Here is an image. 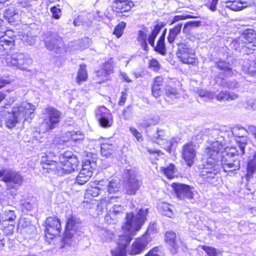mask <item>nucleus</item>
Segmentation results:
<instances>
[{"label":"nucleus","mask_w":256,"mask_h":256,"mask_svg":"<svg viewBox=\"0 0 256 256\" xmlns=\"http://www.w3.org/2000/svg\"><path fill=\"white\" fill-rule=\"evenodd\" d=\"M218 130H212L209 136V146L205 149L204 155L207 160L202 166L200 176L205 181L216 185L220 166L225 172L236 170L240 168V150L236 148H226L221 154L224 146V137Z\"/></svg>","instance_id":"1"},{"label":"nucleus","mask_w":256,"mask_h":256,"mask_svg":"<svg viewBox=\"0 0 256 256\" xmlns=\"http://www.w3.org/2000/svg\"><path fill=\"white\" fill-rule=\"evenodd\" d=\"M148 211V208H140L136 214H126V222L122 226L123 234L119 236L118 246L112 251L114 256H126V248L146 221Z\"/></svg>","instance_id":"2"},{"label":"nucleus","mask_w":256,"mask_h":256,"mask_svg":"<svg viewBox=\"0 0 256 256\" xmlns=\"http://www.w3.org/2000/svg\"><path fill=\"white\" fill-rule=\"evenodd\" d=\"M42 156L41 162L44 164L42 168L48 172H57L58 175L70 174L78 167L79 162L77 157L71 151H66L59 156L58 164L56 160H45Z\"/></svg>","instance_id":"3"},{"label":"nucleus","mask_w":256,"mask_h":256,"mask_svg":"<svg viewBox=\"0 0 256 256\" xmlns=\"http://www.w3.org/2000/svg\"><path fill=\"white\" fill-rule=\"evenodd\" d=\"M34 110V106L23 102L18 106L13 108L12 112H4L6 126L12 128L22 120L32 118Z\"/></svg>","instance_id":"4"},{"label":"nucleus","mask_w":256,"mask_h":256,"mask_svg":"<svg viewBox=\"0 0 256 256\" xmlns=\"http://www.w3.org/2000/svg\"><path fill=\"white\" fill-rule=\"evenodd\" d=\"M80 228V219L76 216H72L68 219L64 236L62 241V248L69 250L75 247L78 242V236L81 233V232L78 230Z\"/></svg>","instance_id":"5"},{"label":"nucleus","mask_w":256,"mask_h":256,"mask_svg":"<svg viewBox=\"0 0 256 256\" xmlns=\"http://www.w3.org/2000/svg\"><path fill=\"white\" fill-rule=\"evenodd\" d=\"M43 38L45 46L48 50L56 54H62L66 51L62 38L56 32H46L44 33Z\"/></svg>","instance_id":"6"},{"label":"nucleus","mask_w":256,"mask_h":256,"mask_svg":"<svg viewBox=\"0 0 256 256\" xmlns=\"http://www.w3.org/2000/svg\"><path fill=\"white\" fill-rule=\"evenodd\" d=\"M62 113L54 107L50 106L43 111L42 124L45 126L44 130L54 129L60 122Z\"/></svg>","instance_id":"7"},{"label":"nucleus","mask_w":256,"mask_h":256,"mask_svg":"<svg viewBox=\"0 0 256 256\" xmlns=\"http://www.w3.org/2000/svg\"><path fill=\"white\" fill-rule=\"evenodd\" d=\"M0 180L7 184L8 188L16 189L22 184V178L15 171L4 169L0 170Z\"/></svg>","instance_id":"8"},{"label":"nucleus","mask_w":256,"mask_h":256,"mask_svg":"<svg viewBox=\"0 0 256 256\" xmlns=\"http://www.w3.org/2000/svg\"><path fill=\"white\" fill-rule=\"evenodd\" d=\"M6 62L8 66H16L21 70H26L27 66L32 62V59L23 53H14L6 55Z\"/></svg>","instance_id":"9"},{"label":"nucleus","mask_w":256,"mask_h":256,"mask_svg":"<svg viewBox=\"0 0 256 256\" xmlns=\"http://www.w3.org/2000/svg\"><path fill=\"white\" fill-rule=\"evenodd\" d=\"M154 232V225L149 226L147 231L141 238L136 240L132 244L130 254L136 255L140 254L146 247L152 238L150 234Z\"/></svg>","instance_id":"10"},{"label":"nucleus","mask_w":256,"mask_h":256,"mask_svg":"<svg viewBox=\"0 0 256 256\" xmlns=\"http://www.w3.org/2000/svg\"><path fill=\"white\" fill-rule=\"evenodd\" d=\"M232 135L236 137V141L238 144V148L240 150V154H244L245 152L246 146L248 144V130L243 126L236 125L230 128Z\"/></svg>","instance_id":"11"},{"label":"nucleus","mask_w":256,"mask_h":256,"mask_svg":"<svg viewBox=\"0 0 256 256\" xmlns=\"http://www.w3.org/2000/svg\"><path fill=\"white\" fill-rule=\"evenodd\" d=\"M96 168V162L86 160L82 164V169L76 177L74 184L83 185L88 182L93 174Z\"/></svg>","instance_id":"12"},{"label":"nucleus","mask_w":256,"mask_h":256,"mask_svg":"<svg viewBox=\"0 0 256 256\" xmlns=\"http://www.w3.org/2000/svg\"><path fill=\"white\" fill-rule=\"evenodd\" d=\"M256 42V34L252 29H248L245 30L244 33L239 38L237 42L238 46L236 48L238 50H243L246 51L245 48H248L252 49L251 46H254Z\"/></svg>","instance_id":"13"},{"label":"nucleus","mask_w":256,"mask_h":256,"mask_svg":"<svg viewBox=\"0 0 256 256\" xmlns=\"http://www.w3.org/2000/svg\"><path fill=\"white\" fill-rule=\"evenodd\" d=\"M176 56L184 64H192L195 62V54L194 50L184 43L178 44Z\"/></svg>","instance_id":"14"},{"label":"nucleus","mask_w":256,"mask_h":256,"mask_svg":"<svg viewBox=\"0 0 256 256\" xmlns=\"http://www.w3.org/2000/svg\"><path fill=\"white\" fill-rule=\"evenodd\" d=\"M125 174L126 176L124 183L126 192L130 195L135 194L141 186V182L136 178L134 170H126Z\"/></svg>","instance_id":"15"},{"label":"nucleus","mask_w":256,"mask_h":256,"mask_svg":"<svg viewBox=\"0 0 256 256\" xmlns=\"http://www.w3.org/2000/svg\"><path fill=\"white\" fill-rule=\"evenodd\" d=\"M61 230L60 220L56 217L50 216L46 220L45 236L46 238L52 239L59 234Z\"/></svg>","instance_id":"16"},{"label":"nucleus","mask_w":256,"mask_h":256,"mask_svg":"<svg viewBox=\"0 0 256 256\" xmlns=\"http://www.w3.org/2000/svg\"><path fill=\"white\" fill-rule=\"evenodd\" d=\"M172 188H174L177 197L182 200H190L194 202V192L188 185L180 184L173 183Z\"/></svg>","instance_id":"17"},{"label":"nucleus","mask_w":256,"mask_h":256,"mask_svg":"<svg viewBox=\"0 0 256 256\" xmlns=\"http://www.w3.org/2000/svg\"><path fill=\"white\" fill-rule=\"evenodd\" d=\"M165 240L168 244L170 252L173 254H176L180 248H182L183 250L186 248L181 240L176 238V233L172 231H168L166 232Z\"/></svg>","instance_id":"18"},{"label":"nucleus","mask_w":256,"mask_h":256,"mask_svg":"<svg viewBox=\"0 0 256 256\" xmlns=\"http://www.w3.org/2000/svg\"><path fill=\"white\" fill-rule=\"evenodd\" d=\"M96 117L102 127L108 128L112 126V116L106 107L102 106L98 108L96 112Z\"/></svg>","instance_id":"19"},{"label":"nucleus","mask_w":256,"mask_h":256,"mask_svg":"<svg viewBox=\"0 0 256 256\" xmlns=\"http://www.w3.org/2000/svg\"><path fill=\"white\" fill-rule=\"evenodd\" d=\"M3 20L0 18V28L2 25ZM14 44V37H10L4 32L0 30V52H4L6 54L13 48Z\"/></svg>","instance_id":"20"},{"label":"nucleus","mask_w":256,"mask_h":256,"mask_svg":"<svg viewBox=\"0 0 256 256\" xmlns=\"http://www.w3.org/2000/svg\"><path fill=\"white\" fill-rule=\"evenodd\" d=\"M98 184L102 186L104 196L108 194H112L118 192L120 190V184L118 180L112 179L111 180H102L98 182Z\"/></svg>","instance_id":"21"},{"label":"nucleus","mask_w":256,"mask_h":256,"mask_svg":"<svg viewBox=\"0 0 256 256\" xmlns=\"http://www.w3.org/2000/svg\"><path fill=\"white\" fill-rule=\"evenodd\" d=\"M196 156V150L192 143L184 144L182 149V156L188 166H191Z\"/></svg>","instance_id":"22"},{"label":"nucleus","mask_w":256,"mask_h":256,"mask_svg":"<svg viewBox=\"0 0 256 256\" xmlns=\"http://www.w3.org/2000/svg\"><path fill=\"white\" fill-rule=\"evenodd\" d=\"M133 3L128 0H114L113 8L117 13H123L129 12Z\"/></svg>","instance_id":"23"},{"label":"nucleus","mask_w":256,"mask_h":256,"mask_svg":"<svg viewBox=\"0 0 256 256\" xmlns=\"http://www.w3.org/2000/svg\"><path fill=\"white\" fill-rule=\"evenodd\" d=\"M4 16L8 22L12 25L18 24L20 21L18 11L14 8L10 7L6 10Z\"/></svg>","instance_id":"24"},{"label":"nucleus","mask_w":256,"mask_h":256,"mask_svg":"<svg viewBox=\"0 0 256 256\" xmlns=\"http://www.w3.org/2000/svg\"><path fill=\"white\" fill-rule=\"evenodd\" d=\"M104 193L102 190V186L98 184V182L96 186H91L88 188L84 194V199L92 200L94 197Z\"/></svg>","instance_id":"25"},{"label":"nucleus","mask_w":256,"mask_h":256,"mask_svg":"<svg viewBox=\"0 0 256 256\" xmlns=\"http://www.w3.org/2000/svg\"><path fill=\"white\" fill-rule=\"evenodd\" d=\"M255 172H256V152H254L252 156L250 158L247 164L246 180H248L252 178Z\"/></svg>","instance_id":"26"},{"label":"nucleus","mask_w":256,"mask_h":256,"mask_svg":"<svg viewBox=\"0 0 256 256\" xmlns=\"http://www.w3.org/2000/svg\"><path fill=\"white\" fill-rule=\"evenodd\" d=\"M168 138V136L166 135V132L162 129L158 128L156 134L152 138V140L162 147L165 142H166V140Z\"/></svg>","instance_id":"27"},{"label":"nucleus","mask_w":256,"mask_h":256,"mask_svg":"<svg viewBox=\"0 0 256 256\" xmlns=\"http://www.w3.org/2000/svg\"><path fill=\"white\" fill-rule=\"evenodd\" d=\"M160 117L158 115L151 116L148 118H145L142 120L141 124L142 126L144 128H148L152 126L157 124L160 122Z\"/></svg>","instance_id":"28"},{"label":"nucleus","mask_w":256,"mask_h":256,"mask_svg":"<svg viewBox=\"0 0 256 256\" xmlns=\"http://www.w3.org/2000/svg\"><path fill=\"white\" fill-rule=\"evenodd\" d=\"M2 218L3 222H9L11 223L15 222L16 218V210L6 209L2 212Z\"/></svg>","instance_id":"29"},{"label":"nucleus","mask_w":256,"mask_h":256,"mask_svg":"<svg viewBox=\"0 0 256 256\" xmlns=\"http://www.w3.org/2000/svg\"><path fill=\"white\" fill-rule=\"evenodd\" d=\"M100 150L103 156L108 158L114 152L115 149L112 144L106 142L101 144Z\"/></svg>","instance_id":"30"},{"label":"nucleus","mask_w":256,"mask_h":256,"mask_svg":"<svg viewBox=\"0 0 256 256\" xmlns=\"http://www.w3.org/2000/svg\"><path fill=\"white\" fill-rule=\"evenodd\" d=\"M218 100H232L238 98V94L234 92H222L216 96Z\"/></svg>","instance_id":"31"},{"label":"nucleus","mask_w":256,"mask_h":256,"mask_svg":"<svg viewBox=\"0 0 256 256\" xmlns=\"http://www.w3.org/2000/svg\"><path fill=\"white\" fill-rule=\"evenodd\" d=\"M159 208L160 213L162 215L169 218H172L174 215V208L168 203H162L159 205Z\"/></svg>","instance_id":"32"},{"label":"nucleus","mask_w":256,"mask_h":256,"mask_svg":"<svg viewBox=\"0 0 256 256\" xmlns=\"http://www.w3.org/2000/svg\"><path fill=\"white\" fill-rule=\"evenodd\" d=\"M182 24L176 26L173 28L170 29L167 38L168 42L172 44L174 42L176 36L180 33Z\"/></svg>","instance_id":"33"},{"label":"nucleus","mask_w":256,"mask_h":256,"mask_svg":"<svg viewBox=\"0 0 256 256\" xmlns=\"http://www.w3.org/2000/svg\"><path fill=\"white\" fill-rule=\"evenodd\" d=\"M217 67L221 70H223L222 75L225 77H229L232 75V71L230 68L228 66V64L222 60H219L216 63Z\"/></svg>","instance_id":"34"},{"label":"nucleus","mask_w":256,"mask_h":256,"mask_svg":"<svg viewBox=\"0 0 256 256\" xmlns=\"http://www.w3.org/2000/svg\"><path fill=\"white\" fill-rule=\"evenodd\" d=\"M124 210L123 206L120 204H116L109 210V212L110 213V216H112L116 220L122 216Z\"/></svg>","instance_id":"35"},{"label":"nucleus","mask_w":256,"mask_h":256,"mask_svg":"<svg viewBox=\"0 0 256 256\" xmlns=\"http://www.w3.org/2000/svg\"><path fill=\"white\" fill-rule=\"evenodd\" d=\"M88 78V74L85 64H80L78 72L76 82L80 84L82 82L86 81Z\"/></svg>","instance_id":"36"},{"label":"nucleus","mask_w":256,"mask_h":256,"mask_svg":"<svg viewBox=\"0 0 256 256\" xmlns=\"http://www.w3.org/2000/svg\"><path fill=\"white\" fill-rule=\"evenodd\" d=\"M216 82L222 87L226 88L229 89H234L238 86V83L236 81H228L223 78H218Z\"/></svg>","instance_id":"37"},{"label":"nucleus","mask_w":256,"mask_h":256,"mask_svg":"<svg viewBox=\"0 0 256 256\" xmlns=\"http://www.w3.org/2000/svg\"><path fill=\"white\" fill-rule=\"evenodd\" d=\"M162 28V26L160 24H156L154 29L152 30L150 34L148 36V44L154 47L155 39L160 32Z\"/></svg>","instance_id":"38"},{"label":"nucleus","mask_w":256,"mask_h":256,"mask_svg":"<svg viewBox=\"0 0 256 256\" xmlns=\"http://www.w3.org/2000/svg\"><path fill=\"white\" fill-rule=\"evenodd\" d=\"M160 170L168 178L172 179L174 177L176 172V168L174 164H170L166 168L162 167Z\"/></svg>","instance_id":"39"},{"label":"nucleus","mask_w":256,"mask_h":256,"mask_svg":"<svg viewBox=\"0 0 256 256\" xmlns=\"http://www.w3.org/2000/svg\"><path fill=\"white\" fill-rule=\"evenodd\" d=\"M226 6L230 10L234 11L240 10L243 8L246 7V6L242 5L238 0H234V2H226Z\"/></svg>","instance_id":"40"},{"label":"nucleus","mask_w":256,"mask_h":256,"mask_svg":"<svg viewBox=\"0 0 256 256\" xmlns=\"http://www.w3.org/2000/svg\"><path fill=\"white\" fill-rule=\"evenodd\" d=\"M154 48V51L159 53L162 56H165L166 54V48L165 46V42L164 40L162 39H158L156 45Z\"/></svg>","instance_id":"41"},{"label":"nucleus","mask_w":256,"mask_h":256,"mask_svg":"<svg viewBox=\"0 0 256 256\" xmlns=\"http://www.w3.org/2000/svg\"><path fill=\"white\" fill-rule=\"evenodd\" d=\"M178 140V138L176 137L172 138L170 141H168V139H166V142L162 147L169 153H170L172 149L176 147Z\"/></svg>","instance_id":"42"},{"label":"nucleus","mask_w":256,"mask_h":256,"mask_svg":"<svg viewBox=\"0 0 256 256\" xmlns=\"http://www.w3.org/2000/svg\"><path fill=\"white\" fill-rule=\"evenodd\" d=\"M15 222L7 224L6 222H4L2 230L6 235H10L14 233L15 228Z\"/></svg>","instance_id":"43"},{"label":"nucleus","mask_w":256,"mask_h":256,"mask_svg":"<svg viewBox=\"0 0 256 256\" xmlns=\"http://www.w3.org/2000/svg\"><path fill=\"white\" fill-rule=\"evenodd\" d=\"M199 96L203 99L204 101H207L208 100L213 99L216 96L213 92L200 90L198 91Z\"/></svg>","instance_id":"44"},{"label":"nucleus","mask_w":256,"mask_h":256,"mask_svg":"<svg viewBox=\"0 0 256 256\" xmlns=\"http://www.w3.org/2000/svg\"><path fill=\"white\" fill-rule=\"evenodd\" d=\"M97 76V82L100 84L107 80L108 75L107 72H105L102 68L98 70L96 72Z\"/></svg>","instance_id":"45"},{"label":"nucleus","mask_w":256,"mask_h":256,"mask_svg":"<svg viewBox=\"0 0 256 256\" xmlns=\"http://www.w3.org/2000/svg\"><path fill=\"white\" fill-rule=\"evenodd\" d=\"M126 26V24L124 22H121L115 28L114 34H116L118 38H120L123 33V31Z\"/></svg>","instance_id":"46"},{"label":"nucleus","mask_w":256,"mask_h":256,"mask_svg":"<svg viewBox=\"0 0 256 256\" xmlns=\"http://www.w3.org/2000/svg\"><path fill=\"white\" fill-rule=\"evenodd\" d=\"M165 94L166 96L170 98L178 97V94L176 88L170 86H167L165 88Z\"/></svg>","instance_id":"47"},{"label":"nucleus","mask_w":256,"mask_h":256,"mask_svg":"<svg viewBox=\"0 0 256 256\" xmlns=\"http://www.w3.org/2000/svg\"><path fill=\"white\" fill-rule=\"evenodd\" d=\"M144 256H164L162 248L156 246L150 250Z\"/></svg>","instance_id":"48"},{"label":"nucleus","mask_w":256,"mask_h":256,"mask_svg":"<svg viewBox=\"0 0 256 256\" xmlns=\"http://www.w3.org/2000/svg\"><path fill=\"white\" fill-rule=\"evenodd\" d=\"M21 40L24 44L28 45H32L34 44L36 38L34 36H32L31 34H27L26 35H24L20 38Z\"/></svg>","instance_id":"49"},{"label":"nucleus","mask_w":256,"mask_h":256,"mask_svg":"<svg viewBox=\"0 0 256 256\" xmlns=\"http://www.w3.org/2000/svg\"><path fill=\"white\" fill-rule=\"evenodd\" d=\"M30 226V221L26 218H21L19 220L18 225V229H24Z\"/></svg>","instance_id":"50"},{"label":"nucleus","mask_w":256,"mask_h":256,"mask_svg":"<svg viewBox=\"0 0 256 256\" xmlns=\"http://www.w3.org/2000/svg\"><path fill=\"white\" fill-rule=\"evenodd\" d=\"M202 248L208 256H217V250L214 248L203 246Z\"/></svg>","instance_id":"51"},{"label":"nucleus","mask_w":256,"mask_h":256,"mask_svg":"<svg viewBox=\"0 0 256 256\" xmlns=\"http://www.w3.org/2000/svg\"><path fill=\"white\" fill-rule=\"evenodd\" d=\"M50 11L52 14V18L54 19L58 20L62 16V10L57 6H54L50 9Z\"/></svg>","instance_id":"52"},{"label":"nucleus","mask_w":256,"mask_h":256,"mask_svg":"<svg viewBox=\"0 0 256 256\" xmlns=\"http://www.w3.org/2000/svg\"><path fill=\"white\" fill-rule=\"evenodd\" d=\"M70 134L71 136V140L74 142H76L82 140L84 138V135L80 131L71 132Z\"/></svg>","instance_id":"53"},{"label":"nucleus","mask_w":256,"mask_h":256,"mask_svg":"<svg viewBox=\"0 0 256 256\" xmlns=\"http://www.w3.org/2000/svg\"><path fill=\"white\" fill-rule=\"evenodd\" d=\"M22 210L29 211L32 210L33 208L32 204L28 200H23L20 202Z\"/></svg>","instance_id":"54"},{"label":"nucleus","mask_w":256,"mask_h":256,"mask_svg":"<svg viewBox=\"0 0 256 256\" xmlns=\"http://www.w3.org/2000/svg\"><path fill=\"white\" fill-rule=\"evenodd\" d=\"M132 114V106L131 105L128 106L125 109L123 110V116L124 119L128 120L130 119Z\"/></svg>","instance_id":"55"},{"label":"nucleus","mask_w":256,"mask_h":256,"mask_svg":"<svg viewBox=\"0 0 256 256\" xmlns=\"http://www.w3.org/2000/svg\"><path fill=\"white\" fill-rule=\"evenodd\" d=\"M120 199L119 196H106L102 198V202H106L107 204H112L114 202H118Z\"/></svg>","instance_id":"56"},{"label":"nucleus","mask_w":256,"mask_h":256,"mask_svg":"<svg viewBox=\"0 0 256 256\" xmlns=\"http://www.w3.org/2000/svg\"><path fill=\"white\" fill-rule=\"evenodd\" d=\"M196 16H192V15L188 14L186 16H174L172 20V24H174L178 20H186L187 18H196Z\"/></svg>","instance_id":"57"},{"label":"nucleus","mask_w":256,"mask_h":256,"mask_svg":"<svg viewBox=\"0 0 256 256\" xmlns=\"http://www.w3.org/2000/svg\"><path fill=\"white\" fill-rule=\"evenodd\" d=\"M150 68L154 71H158L160 68L158 62L156 59H152L149 63Z\"/></svg>","instance_id":"58"},{"label":"nucleus","mask_w":256,"mask_h":256,"mask_svg":"<svg viewBox=\"0 0 256 256\" xmlns=\"http://www.w3.org/2000/svg\"><path fill=\"white\" fill-rule=\"evenodd\" d=\"M112 66L110 62H106L102 66V68L105 71V72H107V74L109 76L110 73L112 72Z\"/></svg>","instance_id":"59"},{"label":"nucleus","mask_w":256,"mask_h":256,"mask_svg":"<svg viewBox=\"0 0 256 256\" xmlns=\"http://www.w3.org/2000/svg\"><path fill=\"white\" fill-rule=\"evenodd\" d=\"M246 108L248 110H256V100L252 98L248 100Z\"/></svg>","instance_id":"60"},{"label":"nucleus","mask_w":256,"mask_h":256,"mask_svg":"<svg viewBox=\"0 0 256 256\" xmlns=\"http://www.w3.org/2000/svg\"><path fill=\"white\" fill-rule=\"evenodd\" d=\"M130 130L138 141L142 140V134L137 130L134 128H130Z\"/></svg>","instance_id":"61"},{"label":"nucleus","mask_w":256,"mask_h":256,"mask_svg":"<svg viewBox=\"0 0 256 256\" xmlns=\"http://www.w3.org/2000/svg\"><path fill=\"white\" fill-rule=\"evenodd\" d=\"M160 86H152V94L156 98H158L162 94V92Z\"/></svg>","instance_id":"62"},{"label":"nucleus","mask_w":256,"mask_h":256,"mask_svg":"<svg viewBox=\"0 0 256 256\" xmlns=\"http://www.w3.org/2000/svg\"><path fill=\"white\" fill-rule=\"evenodd\" d=\"M102 235L104 236V240L106 241L111 240L114 234L110 230H102Z\"/></svg>","instance_id":"63"},{"label":"nucleus","mask_w":256,"mask_h":256,"mask_svg":"<svg viewBox=\"0 0 256 256\" xmlns=\"http://www.w3.org/2000/svg\"><path fill=\"white\" fill-rule=\"evenodd\" d=\"M126 91L124 90L121 92L120 99L118 101V104L120 106H124L126 102L127 98Z\"/></svg>","instance_id":"64"}]
</instances>
